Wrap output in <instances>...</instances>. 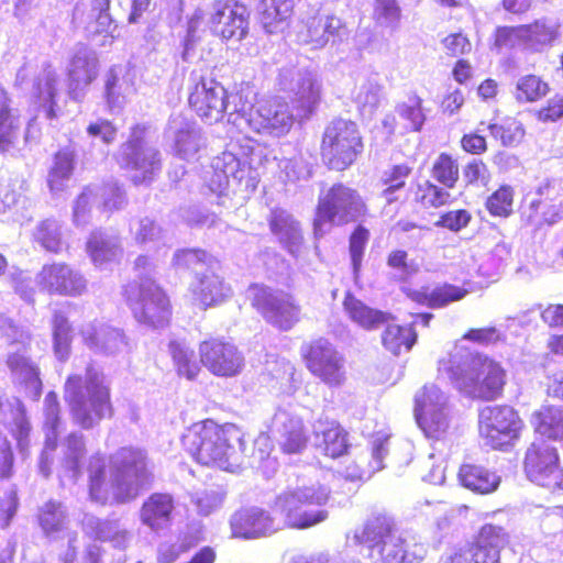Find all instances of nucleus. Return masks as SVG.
<instances>
[{"label": "nucleus", "mask_w": 563, "mask_h": 563, "mask_svg": "<svg viewBox=\"0 0 563 563\" xmlns=\"http://www.w3.org/2000/svg\"><path fill=\"white\" fill-rule=\"evenodd\" d=\"M86 472L89 498L101 506L107 505L110 497L114 504L134 500L154 483L146 454L131 446L118 450L109 465L102 453L90 455Z\"/></svg>", "instance_id": "obj_1"}, {"label": "nucleus", "mask_w": 563, "mask_h": 563, "mask_svg": "<svg viewBox=\"0 0 563 563\" xmlns=\"http://www.w3.org/2000/svg\"><path fill=\"white\" fill-rule=\"evenodd\" d=\"M438 377L446 379L463 397L482 402L500 399L508 373L496 358L474 352L466 357L448 354L437 362Z\"/></svg>", "instance_id": "obj_2"}, {"label": "nucleus", "mask_w": 563, "mask_h": 563, "mask_svg": "<svg viewBox=\"0 0 563 563\" xmlns=\"http://www.w3.org/2000/svg\"><path fill=\"white\" fill-rule=\"evenodd\" d=\"M181 443L199 464L231 471L243 443V432L235 423H218L208 418L187 428Z\"/></svg>", "instance_id": "obj_3"}, {"label": "nucleus", "mask_w": 563, "mask_h": 563, "mask_svg": "<svg viewBox=\"0 0 563 563\" xmlns=\"http://www.w3.org/2000/svg\"><path fill=\"white\" fill-rule=\"evenodd\" d=\"M355 545L365 547L374 563H412L409 542L397 521L385 512L373 514L353 531Z\"/></svg>", "instance_id": "obj_4"}, {"label": "nucleus", "mask_w": 563, "mask_h": 563, "mask_svg": "<svg viewBox=\"0 0 563 563\" xmlns=\"http://www.w3.org/2000/svg\"><path fill=\"white\" fill-rule=\"evenodd\" d=\"M82 391V377L71 374L64 385V399L73 418L82 427L90 428L95 421L110 419L114 413L110 387L97 374H87Z\"/></svg>", "instance_id": "obj_5"}, {"label": "nucleus", "mask_w": 563, "mask_h": 563, "mask_svg": "<svg viewBox=\"0 0 563 563\" xmlns=\"http://www.w3.org/2000/svg\"><path fill=\"white\" fill-rule=\"evenodd\" d=\"M329 500L321 488L295 487L278 494L273 503V512L279 518L280 529L305 530L323 522Z\"/></svg>", "instance_id": "obj_6"}, {"label": "nucleus", "mask_w": 563, "mask_h": 563, "mask_svg": "<svg viewBox=\"0 0 563 563\" xmlns=\"http://www.w3.org/2000/svg\"><path fill=\"white\" fill-rule=\"evenodd\" d=\"M365 148L360 125L341 117L333 118L323 128L319 151L329 170L344 172L353 166Z\"/></svg>", "instance_id": "obj_7"}, {"label": "nucleus", "mask_w": 563, "mask_h": 563, "mask_svg": "<svg viewBox=\"0 0 563 563\" xmlns=\"http://www.w3.org/2000/svg\"><path fill=\"white\" fill-rule=\"evenodd\" d=\"M368 216V205L355 188L343 183H334L318 198L313 232L316 235H323L324 224L346 225Z\"/></svg>", "instance_id": "obj_8"}, {"label": "nucleus", "mask_w": 563, "mask_h": 563, "mask_svg": "<svg viewBox=\"0 0 563 563\" xmlns=\"http://www.w3.org/2000/svg\"><path fill=\"white\" fill-rule=\"evenodd\" d=\"M242 101L239 92H228L221 82L210 75L199 76L192 84L188 95L189 109L202 121L217 123L224 113H238L243 109L238 106Z\"/></svg>", "instance_id": "obj_9"}, {"label": "nucleus", "mask_w": 563, "mask_h": 563, "mask_svg": "<svg viewBox=\"0 0 563 563\" xmlns=\"http://www.w3.org/2000/svg\"><path fill=\"white\" fill-rule=\"evenodd\" d=\"M301 360L308 372L330 388L346 382L345 358L325 338L312 339L301 345Z\"/></svg>", "instance_id": "obj_10"}, {"label": "nucleus", "mask_w": 563, "mask_h": 563, "mask_svg": "<svg viewBox=\"0 0 563 563\" xmlns=\"http://www.w3.org/2000/svg\"><path fill=\"white\" fill-rule=\"evenodd\" d=\"M247 297L263 319L280 331L291 330L301 319V307L292 296H277L264 284L250 285Z\"/></svg>", "instance_id": "obj_11"}, {"label": "nucleus", "mask_w": 563, "mask_h": 563, "mask_svg": "<svg viewBox=\"0 0 563 563\" xmlns=\"http://www.w3.org/2000/svg\"><path fill=\"white\" fill-rule=\"evenodd\" d=\"M523 421L508 405L487 407L479 413V435L493 450H506L520 438Z\"/></svg>", "instance_id": "obj_12"}, {"label": "nucleus", "mask_w": 563, "mask_h": 563, "mask_svg": "<svg viewBox=\"0 0 563 563\" xmlns=\"http://www.w3.org/2000/svg\"><path fill=\"white\" fill-rule=\"evenodd\" d=\"M126 302L134 319L153 329L169 324L173 307L167 292L154 282L140 284L137 292L126 290Z\"/></svg>", "instance_id": "obj_13"}, {"label": "nucleus", "mask_w": 563, "mask_h": 563, "mask_svg": "<svg viewBox=\"0 0 563 563\" xmlns=\"http://www.w3.org/2000/svg\"><path fill=\"white\" fill-rule=\"evenodd\" d=\"M207 25L221 42H242L251 30L250 9L241 0H213Z\"/></svg>", "instance_id": "obj_14"}, {"label": "nucleus", "mask_w": 563, "mask_h": 563, "mask_svg": "<svg viewBox=\"0 0 563 563\" xmlns=\"http://www.w3.org/2000/svg\"><path fill=\"white\" fill-rule=\"evenodd\" d=\"M507 542L504 528L486 523L472 543L441 558L438 563H500V551Z\"/></svg>", "instance_id": "obj_15"}, {"label": "nucleus", "mask_w": 563, "mask_h": 563, "mask_svg": "<svg viewBox=\"0 0 563 563\" xmlns=\"http://www.w3.org/2000/svg\"><path fill=\"white\" fill-rule=\"evenodd\" d=\"M147 126L134 124L130 128L128 139L120 146L122 166L129 170H143L141 175L132 178L134 185L139 186L152 181L155 173L161 168V158L157 151L146 154L145 144Z\"/></svg>", "instance_id": "obj_16"}, {"label": "nucleus", "mask_w": 563, "mask_h": 563, "mask_svg": "<svg viewBox=\"0 0 563 563\" xmlns=\"http://www.w3.org/2000/svg\"><path fill=\"white\" fill-rule=\"evenodd\" d=\"M201 364L214 376L233 377L242 372L244 357L230 341L210 338L199 344Z\"/></svg>", "instance_id": "obj_17"}, {"label": "nucleus", "mask_w": 563, "mask_h": 563, "mask_svg": "<svg viewBox=\"0 0 563 563\" xmlns=\"http://www.w3.org/2000/svg\"><path fill=\"white\" fill-rule=\"evenodd\" d=\"M37 278L40 288L51 296L80 297L88 289L85 276L65 262L45 264Z\"/></svg>", "instance_id": "obj_18"}, {"label": "nucleus", "mask_w": 563, "mask_h": 563, "mask_svg": "<svg viewBox=\"0 0 563 563\" xmlns=\"http://www.w3.org/2000/svg\"><path fill=\"white\" fill-rule=\"evenodd\" d=\"M250 124L260 134L280 137L291 130L294 117L285 101L269 98L258 102L251 113Z\"/></svg>", "instance_id": "obj_19"}, {"label": "nucleus", "mask_w": 563, "mask_h": 563, "mask_svg": "<svg viewBox=\"0 0 563 563\" xmlns=\"http://www.w3.org/2000/svg\"><path fill=\"white\" fill-rule=\"evenodd\" d=\"M560 466V454L545 440L534 441L526 451L523 468L530 481L549 487Z\"/></svg>", "instance_id": "obj_20"}, {"label": "nucleus", "mask_w": 563, "mask_h": 563, "mask_svg": "<svg viewBox=\"0 0 563 563\" xmlns=\"http://www.w3.org/2000/svg\"><path fill=\"white\" fill-rule=\"evenodd\" d=\"M279 529V526H275L274 518L260 508L241 509L231 519L232 533L238 538H260Z\"/></svg>", "instance_id": "obj_21"}, {"label": "nucleus", "mask_w": 563, "mask_h": 563, "mask_svg": "<svg viewBox=\"0 0 563 563\" xmlns=\"http://www.w3.org/2000/svg\"><path fill=\"white\" fill-rule=\"evenodd\" d=\"M294 11V0H258L257 20L267 34H278L289 26Z\"/></svg>", "instance_id": "obj_22"}, {"label": "nucleus", "mask_w": 563, "mask_h": 563, "mask_svg": "<svg viewBox=\"0 0 563 563\" xmlns=\"http://www.w3.org/2000/svg\"><path fill=\"white\" fill-rule=\"evenodd\" d=\"M380 333V343L383 347L394 356L407 353L412 350L418 341L416 324L397 323V318L391 313V319L383 323Z\"/></svg>", "instance_id": "obj_23"}, {"label": "nucleus", "mask_w": 563, "mask_h": 563, "mask_svg": "<svg viewBox=\"0 0 563 563\" xmlns=\"http://www.w3.org/2000/svg\"><path fill=\"white\" fill-rule=\"evenodd\" d=\"M175 501L168 493H152L140 508V519L152 530H161L169 526L173 519Z\"/></svg>", "instance_id": "obj_24"}, {"label": "nucleus", "mask_w": 563, "mask_h": 563, "mask_svg": "<svg viewBox=\"0 0 563 563\" xmlns=\"http://www.w3.org/2000/svg\"><path fill=\"white\" fill-rule=\"evenodd\" d=\"M342 306L349 319L367 331L376 330L391 319V312L369 307L351 291L344 294Z\"/></svg>", "instance_id": "obj_25"}, {"label": "nucleus", "mask_w": 563, "mask_h": 563, "mask_svg": "<svg viewBox=\"0 0 563 563\" xmlns=\"http://www.w3.org/2000/svg\"><path fill=\"white\" fill-rule=\"evenodd\" d=\"M468 289L450 283H442L433 288L423 287L410 294L412 301L431 309H441L451 303L463 300Z\"/></svg>", "instance_id": "obj_26"}, {"label": "nucleus", "mask_w": 563, "mask_h": 563, "mask_svg": "<svg viewBox=\"0 0 563 563\" xmlns=\"http://www.w3.org/2000/svg\"><path fill=\"white\" fill-rule=\"evenodd\" d=\"M410 197L413 208L418 211L438 210L451 205L454 200L449 190L431 179L413 183Z\"/></svg>", "instance_id": "obj_27"}, {"label": "nucleus", "mask_w": 563, "mask_h": 563, "mask_svg": "<svg viewBox=\"0 0 563 563\" xmlns=\"http://www.w3.org/2000/svg\"><path fill=\"white\" fill-rule=\"evenodd\" d=\"M191 292L196 301L203 308H209L223 302L230 296L231 287L223 277L210 272L197 277Z\"/></svg>", "instance_id": "obj_28"}, {"label": "nucleus", "mask_w": 563, "mask_h": 563, "mask_svg": "<svg viewBox=\"0 0 563 563\" xmlns=\"http://www.w3.org/2000/svg\"><path fill=\"white\" fill-rule=\"evenodd\" d=\"M316 448L325 457L339 459L349 452V433L338 421H325L316 432Z\"/></svg>", "instance_id": "obj_29"}, {"label": "nucleus", "mask_w": 563, "mask_h": 563, "mask_svg": "<svg viewBox=\"0 0 563 563\" xmlns=\"http://www.w3.org/2000/svg\"><path fill=\"white\" fill-rule=\"evenodd\" d=\"M457 475L465 488L482 495L494 493L500 484V477L495 472L478 464H462Z\"/></svg>", "instance_id": "obj_30"}, {"label": "nucleus", "mask_w": 563, "mask_h": 563, "mask_svg": "<svg viewBox=\"0 0 563 563\" xmlns=\"http://www.w3.org/2000/svg\"><path fill=\"white\" fill-rule=\"evenodd\" d=\"M533 431L553 441L563 442V408L544 405L530 418Z\"/></svg>", "instance_id": "obj_31"}, {"label": "nucleus", "mask_w": 563, "mask_h": 563, "mask_svg": "<svg viewBox=\"0 0 563 563\" xmlns=\"http://www.w3.org/2000/svg\"><path fill=\"white\" fill-rule=\"evenodd\" d=\"M412 173L413 167L407 163L393 164L388 167L380 179L382 197L387 203H395L399 200L398 192L407 187Z\"/></svg>", "instance_id": "obj_32"}, {"label": "nucleus", "mask_w": 563, "mask_h": 563, "mask_svg": "<svg viewBox=\"0 0 563 563\" xmlns=\"http://www.w3.org/2000/svg\"><path fill=\"white\" fill-rule=\"evenodd\" d=\"M5 364L12 374L22 377V384L33 388L34 399L37 400L41 397L43 388L38 367L18 352L10 353L5 358Z\"/></svg>", "instance_id": "obj_33"}, {"label": "nucleus", "mask_w": 563, "mask_h": 563, "mask_svg": "<svg viewBox=\"0 0 563 563\" xmlns=\"http://www.w3.org/2000/svg\"><path fill=\"white\" fill-rule=\"evenodd\" d=\"M309 437L303 421L290 417L283 423L279 446L285 454H299L308 444Z\"/></svg>", "instance_id": "obj_34"}, {"label": "nucleus", "mask_w": 563, "mask_h": 563, "mask_svg": "<svg viewBox=\"0 0 563 563\" xmlns=\"http://www.w3.org/2000/svg\"><path fill=\"white\" fill-rule=\"evenodd\" d=\"M550 92V85L541 76L527 74L518 78L514 98L518 103H534L543 99Z\"/></svg>", "instance_id": "obj_35"}, {"label": "nucleus", "mask_w": 563, "mask_h": 563, "mask_svg": "<svg viewBox=\"0 0 563 563\" xmlns=\"http://www.w3.org/2000/svg\"><path fill=\"white\" fill-rule=\"evenodd\" d=\"M430 173L433 180L446 190L454 189L460 180L457 159L446 152H442L437 156L432 163Z\"/></svg>", "instance_id": "obj_36"}, {"label": "nucleus", "mask_w": 563, "mask_h": 563, "mask_svg": "<svg viewBox=\"0 0 563 563\" xmlns=\"http://www.w3.org/2000/svg\"><path fill=\"white\" fill-rule=\"evenodd\" d=\"M75 169V155L71 151L59 150L54 155V163L48 172L47 185L52 191H60Z\"/></svg>", "instance_id": "obj_37"}, {"label": "nucleus", "mask_w": 563, "mask_h": 563, "mask_svg": "<svg viewBox=\"0 0 563 563\" xmlns=\"http://www.w3.org/2000/svg\"><path fill=\"white\" fill-rule=\"evenodd\" d=\"M52 339L55 354L60 360L67 358L73 341V327L62 311H55L52 316Z\"/></svg>", "instance_id": "obj_38"}, {"label": "nucleus", "mask_w": 563, "mask_h": 563, "mask_svg": "<svg viewBox=\"0 0 563 563\" xmlns=\"http://www.w3.org/2000/svg\"><path fill=\"white\" fill-rule=\"evenodd\" d=\"M559 207L556 199L540 194L530 202L527 218L537 227L552 224L560 217Z\"/></svg>", "instance_id": "obj_39"}, {"label": "nucleus", "mask_w": 563, "mask_h": 563, "mask_svg": "<svg viewBox=\"0 0 563 563\" xmlns=\"http://www.w3.org/2000/svg\"><path fill=\"white\" fill-rule=\"evenodd\" d=\"M118 246L111 244L101 231H92L86 242V252L96 266H103L115 260Z\"/></svg>", "instance_id": "obj_40"}, {"label": "nucleus", "mask_w": 563, "mask_h": 563, "mask_svg": "<svg viewBox=\"0 0 563 563\" xmlns=\"http://www.w3.org/2000/svg\"><path fill=\"white\" fill-rule=\"evenodd\" d=\"M372 19L379 27L391 31L399 29L402 10L398 0H374Z\"/></svg>", "instance_id": "obj_41"}, {"label": "nucleus", "mask_w": 563, "mask_h": 563, "mask_svg": "<svg viewBox=\"0 0 563 563\" xmlns=\"http://www.w3.org/2000/svg\"><path fill=\"white\" fill-rule=\"evenodd\" d=\"M515 188L503 184L485 201L487 212L495 218H508L514 212Z\"/></svg>", "instance_id": "obj_42"}, {"label": "nucleus", "mask_w": 563, "mask_h": 563, "mask_svg": "<svg viewBox=\"0 0 563 563\" xmlns=\"http://www.w3.org/2000/svg\"><path fill=\"white\" fill-rule=\"evenodd\" d=\"M523 46L532 51H539L549 45L555 37L554 30L544 20H534L521 24Z\"/></svg>", "instance_id": "obj_43"}, {"label": "nucleus", "mask_w": 563, "mask_h": 563, "mask_svg": "<svg viewBox=\"0 0 563 563\" xmlns=\"http://www.w3.org/2000/svg\"><path fill=\"white\" fill-rule=\"evenodd\" d=\"M444 409L442 391L434 385H424L415 396V418Z\"/></svg>", "instance_id": "obj_44"}, {"label": "nucleus", "mask_w": 563, "mask_h": 563, "mask_svg": "<svg viewBox=\"0 0 563 563\" xmlns=\"http://www.w3.org/2000/svg\"><path fill=\"white\" fill-rule=\"evenodd\" d=\"M169 352L179 376H184L189 380L198 376L200 366L194 360L192 351H189L178 342H170Z\"/></svg>", "instance_id": "obj_45"}, {"label": "nucleus", "mask_w": 563, "mask_h": 563, "mask_svg": "<svg viewBox=\"0 0 563 563\" xmlns=\"http://www.w3.org/2000/svg\"><path fill=\"white\" fill-rule=\"evenodd\" d=\"M490 135L500 141L504 146H515L525 137L522 124L515 119H506L500 123H490L488 125Z\"/></svg>", "instance_id": "obj_46"}, {"label": "nucleus", "mask_w": 563, "mask_h": 563, "mask_svg": "<svg viewBox=\"0 0 563 563\" xmlns=\"http://www.w3.org/2000/svg\"><path fill=\"white\" fill-rule=\"evenodd\" d=\"M422 103L423 100L419 96L412 95L399 104L398 114L406 122L407 131L419 132L422 129L426 121Z\"/></svg>", "instance_id": "obj_47"}, {"label": "nucleus", "mask_w": 563, "mask_h": 563, "mask_svg": "<svg viewBox=\"0 0 563 563\" xmlns=\"http://www.w3.org/2000/svg\"><path fill=\"white\" fill-rule=\"evenodd\" d=\"M369 236V230L363 224L355 225L349 235V253L353 273L355 275L361 271Z\"/></svg>", "instance_id": "obj_48"}, {"label": "nucleus", "mask_w": 563, "mask_h": 563, "mask_svg": "<svg viewBox=\"0 0 563 563\" xmlns=\"http://www.w3.org/2000/svg\"><path fill=\"white\" fill-rule=\"evenodd\" d=\"M35 241L49 253L58 254L63 251L64 241L54 221L44 220L37 225Z\"/></svg>", "instance_id": "obj_49"}, {"label": "nucleus", "mask_w": 563, "mask_h": 563, "mask_svg": "<svg viewBox=\"0 0 563 563\" xmlns=\"http://www.w3.org/2000/svg\"><path fill=\"white\" fill-rule=\"evenodd\" d=\"M416 421L424 435L432 440L443 439L449 430V421L444 409L416 418Z\"/></svg>", "instance_id": "obj_50"}, {"label": "nucleus", "mask_w": 563, "mask_h": 563, "mask_svg": "<svg viewBox=\"0 0 563 563\" xmlns=\"http://www.w3.org/2000/svg\"><path fill=\"white\" fill-rule=\"evenodd\" d=\"M297 108L312 112L321 101V85L312 77L299 81L297 91Z\"/></svg>", "instance_id": "obj_51"}, {"label": "nucleus", "mask_w": 563, "mask_h": 563, "mask_svg": "<svg viewBox=\"0 0 563 563\" xmlns=\"http://www.w3.org/2000/svg\"><path fill=\"white\" fill-rule=\"evenodd\" d=\"M209 261V254L202 249H180L173 256V266L181 271H194L207 265Z\"/></svg>", "instance_id": "obj_52"}, {"label": "nucleus", "mask_w": 563, "mask_h": 563, "mask_svg": "<svg viewBox=\"0 0 563 563\" xmlns=\"http://www.w3.org/2000/svg\"><path fill=\"white\" fill-rule=\"evenodd\" d=\"M472 219L473 216L467 209L448 210L439 216L434 225L456 233L466 229L472 222Z\"/></svg>", "instance_id": "obj_53"}, {"label": "nucleus", "mask_w": 563, "mask_h": 563, "mask_svg": "<svg viewBox=\"0 0 563 563\" xmlns=\"http://www.w3.org/2000/svg\"><path fill=\"white\" fill-rule=\"evenodd\" d=\"M541 123H554L563 119V95L555 93L534 113Z\"/></svg>", "instance_id": "obj_54"}, {"label": "nucleus", "mask_w": 563, "mask_h": 563, "mask_svg": "<svg viewBox=\"0 0 563 563\" xmlns=\"http://www.w3.org/2000/svg\"><path fill=\"white\" fill-rule=\"evenodd\" d=\"M494 45L498 48L523 46L521 24L498 26L494 31Z\"/></svg>", "instance_id": "obj_55"}, {"label": "nucleus", "mask_w": 563, "mask_h": 563, "mask_svg": "<svg viewBox=\"0 0 563 563\" xmlns=\"http://www.w3.org/2000/svg\"><path fill=\"white\" fill-rule=\"evenodd\" d=\"M441 44L450 57H459L470 54L472 42L463 32H453L441 40Z\"/></svg>", "instance_id": "obj_56"}, {"label": "nucleus", "mask_w": 563, "mask_h": 563, "mask_svg": "<svg viewBox=\"0 0 563 563\" xmlns=\"http://www.w3.org/2000/svg\"><path fill=\"white\" fill-rule=\"evenodd\" d=\"M89 136L100 137L104 144H111L118 135V128L114 123L107 119H99L87 125L86 129Z\"/></svg>", "instance_id": "obj_57"}, {"label": "nucleus", "mask_w": 563, "mask_h": 563, "mask_svg": "<svg viewBox=\"0 0 563 563\" xmlns=\"http://www.w3.org/2000/svg\"><path fill=\"white\" fill-rule=\"evenodd\" d=\"M305 41L314 48L323 47L329 41L323 30L321 15L311 16L306 24Z\"/></svg>", "instance_id": "obj_58"}, {"label": "nucleus", "mask_w": 563, "mask_h": 563, "mask_svg": "<svg viewBox=\"0 0 563 563\" xmlns=\"http://www.w3.org/2000/svg\"><path fill=\"white\" fill-rule=\"evenodd\" d=\"M464 178L467 185H475L479 181L487 183L490 174L488 166L482 159H472L464 166Z\"/></svg>", "instance_id": "obj_59"}, {"label": "nucleus", "mask_w": 563, "mask_h": 563, "mask_svg": "<svg viewBox=\"0 0 563 563\" xmlns=\"http://www.w3.org/2000/svg\"><path fill=\"white\" fill-rule=\"evenodd\" d=\"M70 73L76 81L89 85L98 76L97 64L88 58H79L74 63V67Z\"/></svg>", "instance_id": "obj_60"}, {"label": "nucleus", "mask_w": 563, "mask_h": 563, "mask_svg": "<svg viewBox=\"0 0 563 563\" xmlns=\"http://www.w3.org/2000/svg\"><path fill=\"white\" fill-rule=\"evenodd\" d=\"M461 148L471 155H482L488 148L487 140L477 132H470L462 135L460 140Z\"/></svg>", "instance_id": "obj_61"}, {"label": "nucleus", "mask_w": 563, "mask_h": 563, "mask_svg": "<svg viewBox=\"0 0 563 563\" xmlns=\"http://www.w3.org/2000/svg\"><path fill=\"white\" fill-rule=\"evenodd\" d=\"M31 426L26 417V410L21 401H18V415L13 419L11 434L16 441L25 440L29 437Z\"/></svg>", "instance_id": "obj_62"}, {"label": "nucleus", "mask_w": 563, "mask_h": 563, "mask_svg": "<svg viewBox=\"0 0 563 563\" xmlns=\"http://www.w3.org/2000/svg\"><path fill=\"white\" fill-rule=\"evenodd\" d=\"M464 96L460 90L446 93L440 104L443 113L452 115L456 113L464 104Z\"/></svg>", "instance_id": "obj_63"}, {"label": "nucleus", "mask_w": 563, "mask_h": 563, "mask_svg": "<svg viewBox=\"0 0 563 563\" xmlns=\"http://www.w3.org/2000/svg\"><path fill=\"white\" fill-rule=\"evenodd\" d=\"M541 318L550 328H563V305H548Z\"/></svg>", "instance_id": "obj_64"}]
</instances>
